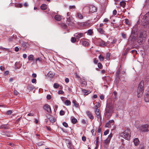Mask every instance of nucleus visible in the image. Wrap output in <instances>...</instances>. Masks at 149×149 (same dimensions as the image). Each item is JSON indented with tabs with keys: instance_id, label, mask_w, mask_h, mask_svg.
<instances>
[{
	"instance_id": "9b49d317",
	"label": "nucleus",
	"mask_w": 149,
	"mask_h": 149,
	"mask_svg": "<svg viewBox=\"0 0 149 149\" xmlns=\"http://www.w3.org/2000/svg\"><path fill=\"white\" fill-rule=\"evenodd\" d=\"M145 38H142L141 36H138L137 42L139 44L141 45L143 42Z\"/></svg>"
},
{
	"instance_id": "39448f33",
	"label": "nucleus",
	"mask_w": 149,
	"mask_h": 149,
	"mask_svg": "<svg viewBox=\"0 0 149 149\" xmlns=\"http://www.w3.org/2000/svg\"><path fill=\"white\" fill-rule=\"evenodd\" d=\"M140 130L143 132H148L149 131V125L145 124L142 125L140 128Z\"/></svg>"
},
{
	"instance_id": "cd10ccee",
	"label": "nucleus",
	"mask_w": 149,
	"mask_h": 149,
	"mask_svg": "<svg viewBox=\"0 0 149 149\" xmlns=\"http://www.w3.org/2000/svg\"><path fill=\"white\" fill-rule=\"evenodd\" d=\"M77 121L76 119L74 117H73L72 119V122L73 124H75Z\"/></svg>"
},
{
	"instance_id": "09e8293b",
	"label": "nucleus",
	"mask_w": 149,
	"mask_h": 149,
	"mask_svg": "<svg viewBox=\"0 0 149 149\" xmlns=\"http://www.w3.org/2000/svg\"><path fill=\"white\" fill-rule=\"evenodd\" d=\"M63 125L65 127H67L68 126V125L67 123L65 122H64L63 123Z\"/></svg>"
},
{
	"instance_id": "a19ab883",
	"label": "nucleus",
	"mask_w": 149,
	"mask_h": 149,
	"mask_svg": "<svg viewBox=\"0 0 149 149\" xmlns=\"http://www.w3.org/2000/svg\"><path fill=\"white\" fill-rule=\"evenodd\" d=\"M65 112L63 110H61L60 112V114L61 116H63L64 115Z\"/></svg>"
},
{
	"instance_id": "ddd939ff",
	"label": "nucleus",
	"mask_w": 149,
	"mask_h": 149,
	"mask_svg": "<svg viewBox=\"0 0 149 149\" xmlns=\"http://www.w3.org/2000/svg\"><path fill=\"white\" fill-rule=\"evenodd\" d=\"M86 113L88 116L91 119L93 120L94 119L93 116L90 111H87Z\"/></svg>"
},
{
	"instance_id": "69168bd1",
	"label": "nucleus",
	"mask_w": 149,
	"mask_h": 149,
	"mask_svg": "<svg viewBox=\"0 0 149 149\" xmlns=\"http://www.w3.org/2000/svg\"><path fill=\"white\" fill-rule=\"evenodd\" d=\"M125 146L123 144L121 146H120L119 147V148L120 149H121L123 148H125Z\"/></svg>"
},
{
	"instance_id": "4be33fe9",
	"label": "nucleus",
	"mask_w": 149,
	"mask_h": 149,
	"mask_svg": "<svg viewBox=\"0 0 149 149\" xmlns=\"http://www.w3.org/2000/svg\"><path fill=\"white\" fill-rule=\"evenodd\" d=\"M82 91L84 93V95H87L91 93V92L90 91H88L85 89H83Z\"/></svg>"
},
{
	"instance_id": "864d4df0",
	"label": "nucleus",
	"mask_w": 149,
	"mask_h": 149,
	"mask_svg": "<svg viewBox=\"0 0 149 149\" xmlns=\"http://www.w3.org/2000/svg\"><path fill=\"white\" fill-rule=\"evenodd\" d=\"M109 130H107L104 132V135H106L109 133Z\"/></svg>"
},
{
	"instance_id": "de8ad7c7",
	"label": "nucleus",
	"mask_w": 149,
	"mask_h": 149,
	"mask_svg": "<svg viewBox=\"0 0 149 149\" xmlns=\"http://www.w3.org/2000/svg\"><path fill=\"white\" fill-rule=\"evenodd\" d=\"M98 62V60L96 59V58H95L93 59V62L95 64H97Z\"/></svg>"
},
{
	"instance_id": "3c124183",
	"label": "nucleus",
	"mask_w": 149,
	"mask_h": 149,
	"mask_svg": "<svg viewBox=\"0 0 149 149\" xmlns=\"http://www.w3.org/2000/svg\"><path fill=\"white\" fill-rule=\"evenodd\" d=\"M111 125V124L108 122L105 125V127H109Z\"/></svg>"
},
{
	"instance_id": "0eeeda50",
	"label": "nucleus",
	"mask_w": 149,
	"mask_h": 149,
	"mask_svg": "<svg viewBox=\"0 0 149 149\" xmlns=\"http://www.w3.org/2000/svg\"><path fill=\"white\" fill-rule=\"evenodd\" d=\"M95 113L98 120H101L100 115V111L98 108H95Z\"/></svg>"
},
{
	"instance_id": "f257e3e1",
	"label": "nucleus",
	"mask_w": 149,
	"mask_h": 149,
	"mask_svg": "<svg viewBox=\"0 0 149 149\" xmlns=\"http://www.w3.org/2000/svg\"><path fill=\"white\" fill-rule=\"evenodd\" d=\"M113 108V104L111 102H108L106 105L105 113L108 116H110Z\"/></svg>"
},
{
	"instance_id": "7c9ffc66",
	"label": "nucleus",
	"mask_w": 149,
	"mask_h": 149,
	"mask_svg": "<svg viewBox=\"0 0 149 149\" xmlns=\"http://www.w3.org/2000/svg\"><path fill=\"white\" fill-rule=\"evenodd\" d=\"M28 58L29 60L32 61L33 59V56L32 55H30L28 56Z\"/></svg>"
},
{
	"instance_id": "6e6d98bb",
	"label": "nucleus",
	"mask_w": 149,
	"mask_h": 149,
	"mask_svg": "<svg viewBox=\"0 0 149 149\" xmlns=\"http://www.w3.org/2000/svg\"><path fill=\"white\" fill-rule=\"evenodd\" d=\"M36 81V79H33L31 80V82L33 83H35Z\"/></svg>"
},
{
	"instance_id": "dca6fc26",
	"label": "nucleus",
	"mask_w": 149,
	"mask_h": 149,
	"mask_svg": "<svg viewBox=\"0 0 149 149\" xmlns=\"http://www.w3.org/2000/svg\"><path fill=\"white\" fill-rule=\"evenodd\" d=\"M67 22L69 24H71L72 23V17H67Z\"/></svg>"
},
{
	"instance_id": "b1692460",
	"label": "nucleus",
	"mask_w": 149,
	"mask_h": 149,
	"mask_svg": "<svg viewBox=\"0 0 149 149\" xmlns=\"http://www.w3.org/2000/svg\"><path fill=\"white\" fill-rule=\"evenodd\" d=\"M66 106H69L70 105L71 102L70 100H66L64 102Z\"/></svg>"
},
{
	"instance_id": "603ef678",
	"label": "nucleus",
	"mask_w": 149,
	"mask_h": 149,
	"mask_svg": "<svg viewBox=\"0 0 149 149\" xmlns=\"http://www.w3.org/2000/svg\"><path fill=\"white\" fill-rule=\"evenodd\" d=\"M91 132L93 135H95V134L96 132L94 130H92L91 131Z\"/></svg>"
},
{
	"instance_id": "72a5a7b5",
	"label": "nucleus",
	"mask_w": 149,
	"mask_h": 149,
	"mask_svg": "<svg viewBox=\"0 0 149 149\" xmlns=\"http://www.w3.org/2000/svg\"><path fill=\"white\" fill-rule=\"evenodd\" d=\"M88 33L89 35H92L93 33L92 30L89 29L88 30Z\"/></svg>"
},
{
	"instance_id": "5fc2aeb1",
	"label": "nucleus",
	"mask_w": 149,
	"mask_h": 149,
	"mask_svg": "<svg viewBox=\"0 0 149 149\" xmlns=\"http://www.w3.org/2000/svg\"><path fill=\"white\" fill-rule=\"evenodd\" d=\"M64 93V92L63 91L61 90L59 91L58 92V93L59 94H63Z\"/></svg>"
},
{
	"instance_id": "f03ea898",
	"label": "nucleus",
	"mask_w": 149,
	"mask_h": 149,
	"mask_svg": "<svg viewBox=\"0 0 149 149\" xmlns=\"http://www.w3.org/2000/svg\"><path fill=\"white\" fill-rule=\"evenodd\" d=\"M144 81L143 80L141 81L139 84L137 91V96L139 97H141L142 95L144 90Z\"/></svg>"
},
{
	"instance_id": "49530a36",
	"label": "nucleus",
	"mask_w": 149,
	"mask_h": 149,
	"mask_svg": "<svg viewBox=\"0 0 149 149\" xmlns=\"http://www.w3.org/2000/svg\"><path fill=\"white\" fill-rule=\"evenodd\" d=\"M113 95L114 96V98L115 99L117 97V92L115 91H114L113 92Z\"/></svg>"
},
{
	"instance_id": "aec40b11",
	"label": "nucleus",
	"mask_w": 149,
	"mask_h": 149,
	"mask_svg": "<svg viewBox=\"0 0 149 149\" xmlns=\"http://www.w3.org/2000/svg\"><path fill=\"white\" fill-rule=\"evenodd\" d=\"M72 103L74 104V106L76 108H77L79 106V104L76 101L74 100L72 101Z\"/></svg>"
},
{
	"instance_id": "13d9d810",
	"label": "nucleus",
	"mask_w": 149,
	"mask_h": 149,
	"mask_svg": "<svg viewBox=\"0 0 149 149\" xmlns=\"http://www.w3.org/2000/svg\"><path fill=\"white\" fill-rule=\"evenodd\" d=\"M100 106V104L99 103H96V104L95 105V107H96V108H98Z\"/></svg>"
},
{
	"instance_id": "1a4fd4ad",
	"label": "nucleus",
	"mask_w": 149,
	"mask_h": 149,
	"mask_svg": "<svg viewBox=\"0 0 149 149\" xmlns=\"http://www.w3.org/2000/svg\"><path fill=\"white\" fill-rule=\"evenodd\" d=\"M43 109L49 113H51L52 110L50 106L47 104H45L43 107Z\"/></svg>"
},
{
	"instance_id": "473e14b6",
	"label": "nucleus",
	"mask_w": 149,
	"mask_h": 149,
	"mask_svg": "<svg viewBox=\"0 0 149 149\" xmlns=\"http://www.w3.org/2000/svg\"><path fill=\"white\" fill-rule=\"evenodd\" d=\"M99 58L100 61H102L104 59V57L101 56V55H100L99 56Z\"/></svg>"
},
{
	"instance_id": "a211bd4d",
	"label": "nucleus",
	"mask_w": 149,
	"mask_h": 149,
	"mask_svg": "<svg viewBox=\"0 0 149 149\" xmlns=\"http://www.w3.org/2000/svg\"><path fill=\"white\" fill-rule=\"evenodd\" d=\"M34 88V86L32 84H29L27 87V89L30 91H32Z\"/></svg>"
},
{
	"instance_id": "a878e982",
	"label": "nucleus",
	"mask_w": 149,
	"mask_h": 149,
	"mask_svg": "<svg viewBox=\"0 0 149 149\" xmlns=\"http://www.w3.org/2000/svg\"><path fill=\"white\" fill-rule=\"evenodd\" d=\"M120 6L123 8H124L126 4L125 2L124 1L121 2L120 3Z\"/></svg>"
},
{
	"instance_id": "680f3d73",
	"label": "nucleus",
	"mask_w": 149,
	"mask_h": 149,
	"mask_svg": "<svg viewBox=\"0 0 149 149\" xmlns=\"http://www.w3.org/2000/svg\"><path fill=\"white\" fill-rule=\"evenodd\" d=\"M34 115V114L33 113H29L28 114L27 116H33Z\"/></svg>"
},
{
	"instance_id": "4c0bfd02",
	"label": "nucleus",
	"mask_w": 149,
	"mask_h": 149,
	"mask_svg": "<svg viewBox=\"0 0 149 149\" xmlns=\"http://www.w3.org/2000/svg\"><path fill=\"white\" fill-rule=\"evenodd\" d=\"M125 23L127 25H129L130 24V23L129 20L127 19H125Z\"/></svg>"
},
{
	"instance_id": "20e7f679",
	"label": "nucleus",
	"mask_w": 149,
	"mask_h": 149,
	"mask_svg": "<svg viewBox=\"0 0 149 149\" xmlns=\"http://www.w3.org/2000/svg\"><path fill=\"white\" fill-rule=\"evenodd\" d=\"M96 45L104 47L105 46V43L100 38L96 39L95 41Z\"/></svg>"
},
{
	"instance_id": "e2e57ef3",
	"label": "nucleus",
	"mask_w": 149,
	"mask_h": 149,
	"mask_svg": "<svg viewBox=\"0 0 149 149\" xmlns=\"http://www.w3.org/2000/svg\"><path fill=\"white\" fill-rule=\"evenodd\" d=\"M47 98L48 100H50L51 99V96L50 95H48L47 96Z\"/></svg>"
},
{
	"instance_id": "e433bc0d",
	"label": "nucleus",
	"mask_w": 149,
	"mask_h": 149,
	"mask_svg": "<svg viewBox=\"0 0 149 149\" xmlns=\"http://www.w3.org/2000/svg\"><path fill=\"white\" fill-rule=\"evenodd\" d=\"M98 67L100 69H101L102 68L103 66L101 63H100L97 64Z\"/></svg>"
},
{
	"instance_id": "58836bf2",
	"label": "nucleus",
	"mask_w": 149,
	"mask_h": 149,
	"mask_svg": "<svg viewBox=\"0 0 149 149\" xmlns=\"http://www.w3.org/2000/svg\"><path fill=\"white\" fill-rule=\"evenodd\" d=\"M54 87L56 88H58L59 87V85L57 83H54Z\"/></svg>"
},
{
	"instance_id": "c03bdc74",
	"label": "nucleus",
	"mask_w": 149,
	"mask_h": 149,
	"mask_svg": "<svg viewBox=\"0 0 149 149\" xmlns=\"http://www.w3.org/2000/svg\"><path fill=\"white\" fill-rule=\"evenodd\" d=\"M14 38L12 37H9L8 38V40L10 42L13 41Z\"/></svg>"
},
{
	"instance_id": "338daca9",
	"label": "nucleus",
	"mask_w": 149,
	"mask_h": 149,
	"mask_svg": "<svg viewBox=\"0 0 149 149\" xmlns=\"http://www.w3.org/2000/svg\"><path fill=\"white\" fill-rule=\"evenodd\" d=\"M65 81L67 83H68L69 81V79L68 78H65Z\"/></svg>"
},
{
	"instance_id": "2eb2a0df",
	"label": "nucleus",
	"mask_w": 149,
	"mask_h": 149,
	"mask_svg": "<svg viewBox=\"0 0 149 149\" xmlns=\"http://www.w3.org/2000/svg\"><path fill=\"white\" fill-rule=\"evenodd\" d=\"M76 17L79 19H82L83 18V15L80 12H77L76 15Z\"/></svg>"
},
{
	"instance_id": "bf43d9fd",
	"label": "nucleus",
	"mask_w": 149,
	"mask_h": 149,
	"mask_svg": "<svg viewBox=\"0 0 149 149\" xmlns=\"http://www.w3.org/2000/svg\"><path fill=\"white\" fill-rule=\"evenodd\" d=\"M19 49L18 47H15V50L16 52H18L19 51Z\"/></svg>"
},
{
	"instance_id": "ea45409f",
	"label": "nucleus",
	"mask_w": 149,
	"mask_h": 149,
	"mask_svg": "<svg viewBox=\"0 0 149 149\" xmlns=\"http://www.w3.org/2000/svg\"><path fill=\"white\" fill-rule=\"evenodd\" d=\"M22 6V5L21 3L17 4L15 5V7H17L21 8Z\"/></svg>"
},
{
	"instance_id": "2f4dec72",
	"label": "nucleus",
	"mask_w": 149,
	"mask_h": 149,
	"mask_svg": "<svg viewBox=\"0 0 149 149\" xmlns=\"http://www.w3.org/2000/svg\"><path fill=\"white\" fill-rule=\"evenodd\" d=\"M36 62L37 61H39L41 63H42L43 61V60L40 58H36Z\"/></svg>"
},
{
	"instance_id": "4468645a",
	"label": "nucleus",
	"mask_w": 149,
	"mask_h": 149,
	"mask_svg": "<svg viewBox=\"0 0 149 149\" xmlns=\"http://www.w3.org/2000/svg\"><path fill=\"white\" fill-rule=\"evenodd\" d=\"M76 34H77V35L75 36L76 38H77V39H79L81 38L84 35V33H76Z\"/></svg>"
},
{
	"instance_id": "9d476101",
	"label": "nucleus",
	"mask_w": 149,
	"mask_h": 149,
	"mask_svg": "<svg viewBox=\"0 0 149 149\" xmlns=\"http://www.w3.org/2000/svg\"><path fill=\"white\" fill-rule=\"evenodd\" d=\"M97 8L93 5H91L89 7V11L92 13L97 11Z\"/></svg>"
},
{
	"instance_id": "c9c22d12",
	"label": "nucleus",
	"mask_w": 149,
	"mask_h": 149,
	"mask_svg": "<svg viewBox=\"0 0 149 149\" xmlns=\"http://www.w3.org/2000/svg\"><path fill=\"white\" fill-rule=\"evenodd\" d=\"M98 31L101 34H103L104 33V31L103 29L101 28H99L98 29Z\"/></svg>"
},
{
	"instance_id": "052dcab7",
	"label": "nucleus",
	"mask_w": 149,
	"mask_h": 149,
	"mask_svg": "<svg viewBox=\"0 0 149 149\" xmlns=\"http://www.w3.org/2000/svg\"><path fill=\"white\" fill-rule=\"evenodd\" d=\"M69 8L70 9H75V6H70Z\"/></svg>"
},
{
	"instance_id": "6e6552de",
	"label": "nucleus",
	"mask_w": 149,
	"mask_h": 149,
	"mask_svg": "<svg viewBox=\"0 0 149 149\" xmlns=\"http://www.w3.org/2000/svg\"><path fill=\"white\" fill-rule=\"evenodd\" d=\"M138 36H141L142 38H146L147 36L146 31L143 30H140Z\"/></svg>"
},
{
	"instance_id": "f8f14e48",
	"label": "nucleus",
	"mask_w": 149,
	"mask_h": 149,
	"mask_svg": "<svg viewBox=\"0 0 149 149\" xmlns=\"http://www.w3.org/2000/svg\"><path fill=\"white\" fill-rule=\"evenodd\" d=\"M144 100L146 102H149V91L146 93L144 96Z\"/></svg>"
},
{
	"instance_id": "f3484780",
	"label": "nucleus",
	"mask_w": 149,
	"mask_h": 149,
	"mask_svg": "<svg viewBox=\"0 0 149 149\" xmlns=\"http://www.w3.org/2000/svg\"><path fill=\"white\" fill-rule=\"evenodd\" d=\"M133 142L135 146L138 145L139 143V139L137 138L134 139L133 140Z\"/></svg>"
},
{
	"instance_id": "79ce46f5",
	"label": "nucleus",
	"mask_w": 149,
	"mask_h": 149,
	"mask_svg": "<svg viewBox=\"0 0 149 149\" xmlns=\"http://www.w3.org/2000/svg\"><path fill=\"white\" fill-rule=\"evenodd\" d=\"M141 149H144L146 148V146L144 144H141L140 145Z\"/></svg>"
},
{
	"instance_id": "8fccbe9b",
	"label": "nucleus",
	"mask_w": 149,
	"mask_h": 149,
	"mask_svg": "<svg viewBox=\"0 0 149 149\" xmlns=\"http://www.w3.org/2000/svg\"><path fill=\"white\" fill-rule=\"evenodd\" d=\"M117 11L116 10H114L113 12V15H116Z\"/></svg>"
},
{
	"instance_id": "7ed1b4c3",
	"label": "nucleus",
	"mask_w": 149,
	"mask_h": 149,
	"mask_svg": "<svg viewBox=\"0 0 149 149\" xmlns=\"http://www.w3.org/2000/svg\"><path fill=\"white\" fill-rule=\"evenodd\" d=\"M120 136L122 137L129 140L130 139L131 137V133L130 130L129 129H127L125 130L121 133Z\"/></svg>"
},
{
	"instance_id": "4d7b16f0",
	"label": "nucleus",
	"mask_w": 149,
	"mask_h": 149,
	"mask_svg": "<svg viewBox=\"0 0 149 149\" xmlns=\"http://www.w3.org/2000/svg\"><path fill=\"white\" fill-rule=\"evenodd\" d=\"M131 52L132 53H135L136 54L137 53V52L136 50H132Z\"/></svg>"
},
{
	"instance_id": "c756f323",
	"label": "nucleus",
	"mask_w": 149,
	"mask_h": 149,
	"mask_svg": "<svg viewBox=\"0 0 149 149\" xmlns=\"http://www.w3.org/2000/svg\"><path fill=\"white\" fill-rule=\"evenodd\" d=\"M77 39L76 38H75V37H72L71 38V40L72 42L74 43L76 41Z\"/></svg>"
},
{
	"instance_id": "5701e85b",
	"label": "nucleus",
	"mask_w": 149,
	"mask_h": 149,
	"mask_svg": "<svg viewBox=\"0 0 149 149\" xmlns=\"http://www.w3.org/2000/svg\"><path fill=\"white\" fill-rule=\"evenodd\" d=\"M81 44L85 46H88L89 45L88 42L86 41H82Z\"/></svg>"
},
{
	"instance_id": "0e129e2a",
	"label": "nucleus",
	"mask_w": 149,
	"mask_h": 149,
	"mask_svg": "<svg viewBox=\"0 0 149 149\" xmlns=\"http://www.w3.org/2000/svg\"><path fill=\"white\" fill-rule=\"evenodd\" d=\"M71 13L70 12H68L67 13V17H71L70 15H71Z\"/></svg>"
},
{
	"instance_id": "f704fd0d",
	"label": "nucleus",
	"mask_w": 149,
	"mask_h": 149,
	"mask_svg": "<svg viewBox=\"0 0 149 149\" xmlns=\"http://www.w3.org/2000/svg\"><path fill=\"white\" fill-rule=\"evenodd\" d=\"M8 128V127L6 125H2L0 126V129H7Z\"/></svg>"
},
{
	"instance_id": "393cba45",
	"label": "nucleus",
	"mask_w": 149,
	"mask_h": 149,
	"mask_svg": "<svg viewBox=\"0 0 149 149\" xmlns=\"http://www.w3.org/2000/svg\"><path fill=\"white\" fill-rule=\"evenodd\" d=\"M47 6L45 4H42L40 7L43 10H45L47 8Z\"/></svg>"
},
{
	"instance_id": "bb28decb",
	"label": "nucleus",
	"mask_w": 149,
	"mask_h": 149,
	"mask_svg": "<svg viewBox=\"0 0 149 149\" xmlns=\"http://www.w3.org/2000/svg\"><path fill=\"white\" fill-rule=\"evenodd\" d=\"M90 23L88 22H85L83 23L82 25L84 26H89Z\"/></svg>"
},
{
	"instance_id": "412c9836",
	"label": "nucleus",
	"mask_w": 149,
	"mask_h": 149,
	"mask_svg": "<svg viewBox=\"0 0 149 149\" xmlns=\"http://www.w3.org/2000/svg\"><path fill=\"white\" fill-rule=\"evenodd\" d=\"M48 119L51 123L54 122L55 121V119L52 116H49Z\"/></svg>"
},
{
	"instance_id": "37998d69",
	"label": "nucleus",
	"mask_w": 149,
	"mask_h": 149,
	"mask_svg": "<svg viewBox=\"0 0 149 149\" xmlns=\"http://www.w3.org/2000/svg\"><path fill=\"white\" fill-rule=\"evenodd\" d=\"M0 49H2L3 50H6L8 51V48H5L1 46H0Z\"/></svg>"
},
{
	"instance_id": "c85d7f7f",
	"label": "nucleus",
	"mask_w": 149,
	"mask_h": 149,
	"mask_svg": "<svg viewBox=\"0 0 149 149\" xmlns=\"http://www.w3.org/2000/svg\"><path fill=\"white\" fill-rule=\"evenodd\" d=\"M110 54L109 53H107V54L106 57V59L107 60H109L110 59Z\"/></svg>"
},
{
	"instance_id": "a18cd8bd",
	"label": "nucleus",
	"mask_w": 149,
	"mask_h": 149,
	"mask_svg": "<svg viewBox=\"0 0 149 149\" xmlns=\"http://www.w3.org/2000/svg\"><path fill=\"white\" fill-rule=\"evenodd\" d=\"M81 84L83 85V86H86L87 83L85 81H83L82 82H81Z\"/></svg>"
},
{
	"instance_id": "423d86ee",
	"label": "nucleus",
	"mask_w": 149,
	"mask_h": 149,
	"mask_svg": "<svg viewBox=\"0 0 149 149\" xmlns=\"http://www.w3.org/2000/svg\"><path fill=\"white\" fill-rule=\"evenodd\" d=\"M112 136V134H110L108 136V138L106 140L104 141L103 144L105 148H106L108 145L109 143L110 139H111Z\"/></svg>"
},
{
	"instance_id": "6ab92c4d",
	"label": "nucleus",
	"mask_w": 149,
	"mask_h": 149,
	"mask_svg": "<svg viewBox=\"0 0 149 149\" xmlns=\"http://www.w3.org/2000/svg\"><path fill=\"white\" fill-rule=\"evenodd\" d=\"M54 18L56 20L60 21L61 19V16L59 15H57L55 16Z\"/></svg>"
},
{
	"instance_id": "774afa93",
	"label": "nucleus",
	"mask_w": 149,
	"mask_h": 149,
	"mask_svg": "<svg viewBox=\"0 0 149 149\" xmlns=\"http://www.w3.org/2000/svg\"><path fill=\"white\" fill-rule=\"evenodd\" d=\"M82 139L83 141H85L86 140V137H85L84 136H83L82 137Z\"/></svg>"
}]
</instances>
